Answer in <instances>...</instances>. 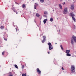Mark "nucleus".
<instances>
[{
  "label": "nucleus",
  "instance_id": "nucleus-3",
  "mask_svg": "<svg viewBox=\"0 0 76 76\" xmlns=\"http://www.w3.org/2000/svg\"><path fill=\"white\" fill-rule=\"evenodd\" d=\"M63 13L64 14H66L67 13V8H65L64 9V11H63Z\"/></svg>",
  "mask_w": 76,
  "mask_h": 76
},
{
  "label": "nucleus",
  "instance_id": "nucleus-14",
  "mask_svg": "<svg viewBox=\"0 0 76 76\" xmlns=\"http://www.w3.org/2000/svg\"><path fill=\"white\" fill-rule=\"evenodd\" d=\"M36 15L37 17H38V18H39L40 16L38 13H37Z\"/></svg>",
  "mask_w": 76,
  "mask_h": 76
},
{
  "label": "nucleus",
  "instance_id": "nucleus-4",
  "mask_svg": "<svg viewBox=\"0 0 76 76\" xmlns=\"http://www.w3.org/2000/svg\"><path fill=\"white\" fill-rule=\"evenodd\" d=\"M37 73L38 74H39V75H41V71H40L39 68H37Z\"/></svg>",
  "mask_w": 76,
  "mask_h": 76
},
{
  "label": "nucleus",
  "instance_id": "nucleus-16",
  "mask_svg": "<svg viewBox=\"0 0 76 76\" xmlns=\"http://www.w3.org/2000/svg\"><path fill=\"white\" fill-rule=\"evenodd\" d=\"M22 76H26V73H25V74H22Z\"/></svg>",
  "mask_w": 76,
  "mask_h": 76
},
{
  "label": "nucleus",
  "instance_id": "nucleus-15",
  "mask_svg": "<svg viewBox=\"0 0 76 76\" xmlns=\"http://www.w3.org/2000/svg\"><path fill=\"white\" fill-rule=\"evenodd\" d=\"M47 19H45L44 21H43V22L44 23H46V22H47Z\"/></svg>",
  "mask_w": 76,
  "mask_h": 76
},
{
  "label": "nucleus",
  "instance_id": "nucleus-20",
  "mask_svg": "<svg viewBox=\"0 0 76 76\" xmlns=\"http://www.w3.org/2000/svg\"><path fill=\"white\" fill-rule=\"evenodd\" d=\"M40 1L41 3H44V0H40Z\"/></svg>",
  "mask_w": 76,
  "mask_h": 76
},
{
  "label": "nucleus",
  "instance_id": "nucleus-32",
  "mask_svg": "<svg viewBox=\"0 0 76 76\" xmlns=\"http://www.w3.org/2000/svg\"><path fill=\"white\" fill-rule=\"evenodd\" d=\"M61 69H62V70H64V68H63V67H62L61 68Z\"/></svg>",
  "mask_w": 76,
  "mask_h": 76
},
{
  "label": "nucleus",
  "instance_id": "nucleus-23",
  "mask_svg": "<svg viewBox=\"0 0 76 76\" xmlns=\"http://www.w3.org/2000/svg\"><path fill=\"white\" fill-rule=\"evenodd\" d=\"M44 13L45 15H47V12L46 11H45Z\"/></svg>",
  "mask_w": 76,
  "mask_h": 76
},
{
  "label": "nucleus",
  "instance_id": "nucleus-29",
  "mask_svg": "<svg viewBox=\"0 0 76 76\" xmlns=\"http://www.w3.org/2000/svg\"><path fill=\"white\" fill-rule=\"evenodd\" d=\"M24 65H22V67L23 69V68H24Z\"/></svg>",
  "mask_w": 76,
  "mask_h": 76
},
{
  "label": "nucleus",
  "instance_id": "nucleus-33",
  "mask_svg": "<svg viewBox=\"0 0 76 76\" xmlns=\"http://www.w3.org/2000/svg\"><path fill=\"white\" fill-rule=\"evenodd\" d=\"M15 46H16V48H17V45H15Z\"/></svg>",
  "mask_w": 76,
  "mask_h": 76
},
{
  "label": "nucleus",
  "instance_id": "nucleus-24",
  "mask_svg": "<svg viewBox=\"0 0 76 76\" xmlns=\"http://www.w3.org/2000/svg\"><path fill=\"white\" fill-rule=\"evenodd\" d=\"M25 4H23L22 5V7H23V8H25Z\"/></svg>",
  "mask_w": 76,
  "mask_h": 76
},
{
  "label": "nucleus",
  "instance_id": "nucleus-30",
  "mask_svg": "<svg viewBox=\"0 0 76 76\" xmlns=\"http://www.w3.org/2000/svg\"><path fill=\"white\" fill-rule=\"evenodd\" d=\"M15 29H16V32H18V30L17 29V28H15Z\"/></svg>",
  "mask_w": 76,
  "mask_h": 76
},
{
  "label": "nucleus",
  "instance_id": "nucleus-19",
  "mask_svg": "<svg viewBox=\"0 0 76 76\" xmlns=\"http://www.w3.org/2000/svg\"><path fill=\"white\" fill-rule=\"evenodd\" d=\"M50 20V22H53V18H51Z\"/></svg>",
  "mask_w": 76,
  "mask_h": 76
},
{
  "label": "nucleus",
  "instance_id": "nucleus-6",
  "mask_svg": "<svg viewBox=\"0 0 76 76\" xmlns=\"http://www.w3.org/2000/svg\"><path fill=\"white\" fill-rule=\"evenodd\" d=\"M71 10H73L74 9V5H72L71 7Z\"/></svg>",
  "mask_w": 76,
  "mask_h": 76
},
{
  "label": "nucleus",
  "instance_id": "nucleus-1",
  "mask_svg": "<svg viewBox=\"0 0 76 76\" xmlns=\"http://www.w3.org/2000/svg\"><path fill=\"white\" fill-rule=\"evenodd\" d=\"M48 45H49V50H53V46H52L51 43H48Z\"/></svg>",
  "mask_w": 76,
  "mask_h": 76
},
{
  "label": "nucleus",
  "instance_id": "nucleus-35",
  "mask_svg": "<svg viewBox=\"0 0 76 76\" xmlns=\"http://www.w3.org/2000/svg\"><path fill=\"white\" fill-rule=\"evenodd\" d=\"M55 44H57V43H55Z\"/></svg>",
  "mask_w": 76,
  "mask_h": 76
},
{
  "label": "nucleus",
  "instance_id": "nucleus-36",
  "mask_svg": "<svg viewBox=\"0 0 76 76\" xmlns=\"http://www.w3.org/2000/svg\"><path fill=\"white\" fill-rule=\"evenodd\" d=\"M16 14H18V13H17V12H16Z\"/></svg>",
  "mask_w": 76,
  "mask_h": 76
},
{
  "label": "nucleus",
  "instance_id": "nucleus-34",
  "mask_svg": "<svg viewBox=\"0 0 76 76\" xmlns=\"http://www.w3.org/2000/svg\"><path fill=\"white\" fill-rule=\"evenodd\" d=\"M48 54H50V52H48Z\"/></svg>",
  "mask_w": 76,
  "mask_h": 76
},
{
  "label": "nucleus",
  "instance_id": "nucleus-27",
  "mask_svg": "<svg viewBox=\"0 0 76 76\" xmlns=\"http://www.w3.org/2000/svg\"><path fill=\"white\" fill-rule=\"evenodd\" d=\"M4 53H5V52L4 51L2 52V55H4Z\"/></svg>",
  "mask_w": 76,
  "mask_h": 76
},
{
  "label": "nucleus",
  "instance_id": "nucleus-18",
  "mask_svg": "<svg viewBox=\"0 0 76 76\" xmlns=\"http://www.w3.org/2000/svg\"><path fill=\"white\" fill-rule=\"evenodd\" d=\"M66 55L67 56H71V54H70L69 53H67V54H66Z\"/></svg>",
  "mask_w": 76,
  "mask_h": 76
},
{
  "label": "nucleus",
  "instance_id": "nucleus-31",
  "mask_svg": "<svg viewBox=\"0 0 76 76\" xmlns=\"http://www.w3.org/2000/svg\"><path fill=\"white\" fill-rule=\"evenodd\" d=\"M65 4V2H64L63 3V5H64V4Z\"/></svg>",
  "mask_w": 76,
  "mask_h": 76
},
{
  "label": "nucleus",
  "instance_id": "nucleus-7",
  "mask_svg": "<svg viewBox=\"0 0 76 76\" xmlns=\"http://www.w3.org/2000/svg\"><path fill=\"white\" fill-rule=\"evenodd\" d=\"M70 52V50H66V54L69 53Z\"/></svg>",
  "mask_w": 76,
  "mask_h": 76
},
{
  "label": "nucleus",
  "instance_id": "nucleus-22",
  "mask_svg": "<svg viewBox=\"0 0 76 76\" xmlns=\"http://www.w3.org/2000/svg\"><path fill=\"white\" fill-rule=\"evenodd\" d=\"M15 68H16V69H18V66L16 65H15Z\"/></svg>",
  "mask_w": 76,
  "mask_h": 76
},
{
  "label": "nucleus",
  "instance_id": "nucleus-37",
  "mask_svg": "<svg viewBox=\"0 0 76 76\" xmlns=\"http://www.w3.org/2000/svg\"><path fill=\"white\" fill-rule=\"evenodd\" d=\"M61 0V1H62V0Z\"/></svg>",
  "mask_w": 76,
  "mask_h": 76
},
{
  "label": "nucleus",
  "instance_id": "nucleus-28",
  "mask_svg": "<svg viewBox=\"0 0 76 76\" xmlns=\"http://www.w3.org/2000/svg\"><path fill=\"white\" fill-rule=\"evenodd\" d=\"M45 41L44 40H43L42 42V43H44V42H45Z\"/></svg>",
  "mask_w": 76,
  "mask_h": 76
},
{
  "label": "nucleus",
  "instance_id": "nucleus-21",
  "mask_svg": "<svg viewBox=\"0 0 76 76\" xmlns=\"http://www.w3.org/2000/svg\"><path fill=\"white\" fill-rule=\"evenodd\" d=\"M4 40H5V41H7V37L6 38H5V37H4Z\"/></svg>",
  "mask_w": 76,
  "mask_h": 76
},
{
  "label": "nucleus",
  "instance_id": "nucleus-11",
  "mask_svg": "<svg viewBox=\"0 0 76 76\" xmlns=\"http://www.w3.org/2000/svg\"><path fill=\"white\" fill-rule=\"evenodd\" d=\"M72 18L73 20L75 22H76V19H75V17H72Z\"/></svg>",
  "mask_w": 76,
  "mask_h": 76
},
{
  "label": "nucleus",
  "instance_id": "nucleus-2",
  "mask_svg": "<svg viewBox=\"0 0 76 76\" xmlns=\"http://www.w3.org/2000/svg\"><path fill=\"white\" fill-rule=\"evenodd\" d=\"M71 70L72 73H74L75 72V67L74 65H72L71 66Z\"/></svg>",
  "mask_w": 76,
  "mask_h": 76
},
{
  "label": "nucleus",
  "instance_id": "nucleus-17",
  "mask_svg": "<svg viewBox=\"0 0 76 76\" xmlns=\"http://www.w3.org/2000/svg\"><path fill=\"white\" fill-rule=\"evenodd\" d=\"M0 28H1V29H4V26H1L0 27Z\"/></svg>",
  "mask_w": 76,
  "mask_h": 76
},
{
  "label": "nucleus",
  "instance_id": "nucleus-9",
  "mask_svg": "<svg viewBox=\"0 0 76 76\" xmlns=\"http://www.w3.org/2000/svg\"><path fill=\"white\" fill-rule=\"evenodd\" d=\"M9 76H13V74L12 72H10L9 73Z\"/></svg>",
  "mask_w": 76,
  "mask_h": 76
},
{
  "label": "nucleus",
  "instance_id": "nucleus-38",
  "mask_svg": "<svg viewBox=\"0 0 76 76\" xmlns=\"http://www.w3.org/2000/svg\"><path fill=\"white\" fill-rule=\"evenodd\" d=\"M68 1H69V0H68Z\"/></svg>",
  "mask_w": 76,
  "mask_h": 76
},
{
  "label": "nucleus",
  "instance_id": "nucleus-10",
  "mask_svg": "<svg viewBox=\"0 0 76 76\" xmlns=\"http://www.w3.org/2000/svg\"><path fill=\"white\" fill-rule=\"evenodd\" d=\"M59 6L60 7V8L61 9H63V8L62 7V6H61V5L60 4H59Z\"/></svg>",
  "mask_w": 76,
  "mask_h": 76
},
{
  "label": "nucleus",
  "instance_id": "nucleus-12",
  "mask_svg": "<svg viewBox=\"0 0 76 76\" xmlns=\"http://www.w3.org/2000/svg\"><path fill=\"white\" fill-rule=\"evenodd\" d=\"M71 43L72 45H73V44L74 43V40L73 39H72L71 40Z\"/></svg>",
  "mask_w": 76,
  "mask_h": 76
},
{
  "label": "nucleus",
  "instance_id": "nucleus-5",
  "mask_svg": "<svg viewBox=\"0 0 76 76\" xmlns=\"http://www.w3.org/2000/svg\"><path fill=\"white\" fill-rule=\"evenodd\" d=\"M69 15L70 16H72V17L75 16V14L73 12L70 13Z\"/></svg>",
  "mask_w": 76,
  "mask_h": 76
},
{
  "label": "nucleus",
  "instance_id": "nucleus-26",
  "mask_svg": "<svg viewBox=\"0 0 76 76\" xmlns=\"http://www.w3.org/2000/svg\"><path fill=\"white\" fill-rule=\"evenodd\" d=\"M61 48L62 50H64L63 48V47H62V45H61Z\"/></svg>",
  "mask_w": 76,
  "mask_h": 76
},
{
  "label": "nucleus",
  "instance_id": "nucleus-13",
  "mask_svg": "<svg viewBox=\"0 0 76 76\" xmlns=\"http://www.w3.org/2000/svg\"><path fill=\"white\" fill-rule=\"evenodd\" d=\"M12 10L13 11H14V12H16V10L15 9V8L13 7L12 8Z\"/></svg>",
  "mask_w": 76,
  "mask_h": 76
},
{
  "label": "nucleus",
  "instance_id": "nucleus-25",
  "mask_svg": "<svg viewBox=\"0 0 76 76\" xmlns=\"http://www.w3.org/2000/svg\"><path fill=\"white\" fill-rule=\"evenodd\" d=\"M43 37L44 39H45L46 38V37H45V36H43Z\"/></svg>",
  "mask_w": 76,
  "mask_h": 76
},
{
  "label": "nucleus",
  "instance_id": "nucleus-8",
  "mask_svg": "<svg viewBox=\"0 0 76 76\" xmlns=\"http://www.w3.org/2000/svg\"><path fill=\"white\" fill-rule=\"evenodd\" d=\"M37 6H38V4H37L35 3V4L34 7V9H36V8H37Z\"/></svg>",
  "mask_w": 76,
  "mask_h": 76
}]
</instances>
